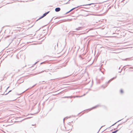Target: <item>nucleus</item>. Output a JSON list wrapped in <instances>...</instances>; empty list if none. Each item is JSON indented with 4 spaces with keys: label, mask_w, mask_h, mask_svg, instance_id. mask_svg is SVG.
Returning <instances> with one entry per match:
<instances>
[{
    "label": "nucleus",
    "mask_w": 133,
    "mask_h": 133,
    "mask_svg": "<svg viewBox=\"0 0 133 133\" xmlns=\"http://www.w3.org/2000/svg\"><path fill=\"white\" fill-rule=\"evenodd\" d=\"M49 11H48L46 13H45L44 14H43V16H42L41 17H40L39 18L38 20L39 19L43 18V17H44V16H46L49 13ZM37 20H38V19Z\"/></svg>",
    "instance_id": "nucleus-1"
},
{
    "label": "nucleus",
    "mask_w": 133,
    "mask_h": 133,
    "mask_svg": "<svg viewBox=\"0 0 133 133\" xmlns=\"http://www.w3.org/2000/svg\"><path fill=\"white\" fill-rule=\"evenodd\" d=\"M61 10V9L59 8H57L55 9V11L56 12H58Z\"/></svg>",
    "instance_id": "nucleus-2"
},
{
    "label": "nucleus",
    "mask_w": 133,
    "mask_h": 133,
    "mask_svg": "<svg viewBox=\"0 0 133 133\" xmlns=\"http://www.w3.org/2000/svg\"><path fill=\"white\" fill-rule=\"evenodd\" d=\"M79 6H78L77 7H76V8H72V9H71L70 11H69V12H67V13H68L71 11H72V10H73L75 9V8H77V7H78Z\"/></svg>",
    "instance_id": "nucleus-3"
},
{
    "label": "nucleus",
    "mask_w": 133,
    "mask_h": 133,
    "mask_svg": "<svg viewBox=\"0 0 133 133\" xmlns=\"http://www.w3.org/2000/svg\"><path fill=\"white\" fill-rule=\"evenodd\" d=\"M79 6H78L77 7H76V8H72V9H71L70 11H69V12H67V13H68L71 11H72V10H73L75 9V8H77V7H78Z\"/></svg>",
    "instance_id": "nucleus-4"
},
{
    "label": "nucleus",
    "mask_w": 133,
    "mask_h": 133,
    "mask_svg": "<svg viewBox=\"0 0 133 133\" xmlns=\"http://www.w3.org/2000/svg\"><path fill=\"white\" fill-rule=\"evenodd\" d=\"M81 28H82L81 27H78L76 29V30H81Z\"/></svg>",
    "instance_id": "nucleus-5"
},
{
    "label": "nucleus",
    "mask_w": 133,
    "mask_h": 133,
    "mask_svg": "<svg viewBox=\"0 0 133 133\" xmlns=\"http://www.w3.org/2000/svg\"><path fill=\"white\" fill-rule=\"evenodd\" d=\"M94 4L93 3H91V4H86V5H83V6H87V5H91V4Z\"/></svg>",
    "instance_id": "nucleus-6"
},
{
    "label": "nucleus",
    "mask_w": 133,
    "mask_h": 133,
    "mask_svg": "<svg viewBox=\"0 0 133 133\" xmlns=\"http://www.w3.org/2000/svg\"><path fill=\"white\" fill-rule=\"evenodd\" d=\"M115 78V77H114L112 79H110V80H109V81L108 82V83H109L110 82V81H112L113 80V79H114V78H115Z\"/></svg>",
    "instance_id": "nucleus-7"
},
{
    "label": "nucleus",
    "mask_w": 133,
    "mask_h": 133,
    "mask_svg": "<svg viewBox=\"0 0 133 133\" xmlns=\"http://www.w3.org/2000/svg\"><path fill=\"white\" fill-rule=\"evenodd\" d=\"M118 130H116V131H115L112 132V133H115L116 132H117L118 131Z\"/></svg>",
    "instance_id": "nucleus-8"
},
{
    "label": "nucleus",
    "mask_w": 133,
    "mask_h": 133,
    "mask_svg": "<svg viewBox=\"0 0 133 133\" xmlns=\"http://www.w3.org/2000/svg\"><path fill=\"white\" fill-rule=\"evenodd\" d=\"M120 92L121 93H123V90L122 89H121L120 91Z\"/></svg>",
    "instance_id": "nucleus-9"
},
{
    "label": "nucleus",
    "mask_w": 133,
    "mask_h": 133,
    "mask_svg": "<svg viewBox=\"0 0 133 133\" xmlns=\"http://www.w3.org/2000/svg\"><path fill=\"white\" fill-rule=\"evenodd\" d=\"M97 106H96L94 107H93V108H92V109L96 108Z\"/></svg>",
    "instance_id": "nucleus-10"
},
{
    "label": "nucleus",
    "mask_w": 133,
    "mask_h": 133,
    "mask_svg": "<svg viewBox=\"0 0 133 133\" xmlns=\"http://www.w3.org/2000/svg\"><path fill=\"white\" fill-rule=\"evenodd\" d=\"M67 118H67V117H65V118H64V119H63V121H64V120H65V119H67Z\"/></svg>",
    "instance_id": "nucleus-11"
},
{
    "label": "nucleus",
    "mask_w": 133,
    "mask_h": 133,
    "mask_svg": "<svg viewBox=\"0 0 133 133\" xmlns=\"http://www.w3.org/2000/svg\"><path fill=\"white\" fill-rule=\"evenodd\" d=\"M83 96H76V97H82Z\"/></svg>",
    "instance_id": "nucleus-12"
},
{
    "label": "nucleus",
    "mask_w": 133,
    "mask_h": 133,
    "mask_svg": "<svg viewBox=\"0 0 133 133\" xmlns=\"http://www.w3.org/2000/svg\"><path fill=\"white\" fill-rule=\"evenodd\" d=\"M43 71H41V72L39 73H39H42L43 72Z\"/></svg>",
    "instance_id": "nucleus-13"
},
{
    "label": "nucleus",
    "mask_w": 133,
    "mask_h": 133,
    "mask_svg": "<svg viewBox=\"0 0 133 133\" xmlns=\"http://www.w3.org/2000/svg\"><path fill=\"white\" fill-rule=\"evenodd\" d=\"M38 62H38H36V63H35L34 65L36 64V63H37Z\"/></svg>",
    "instance_id": "nucleus-14"
},
{
    "label": "nucleus",
    "mask_w": 133,
    "mask_h": 133,
    "mask_svg": "<svg viewBox=\"0 0 133 133\" xmlns=\"http://www.w3.org/2000/svg\"><path fill=\"white\" fill-rule=\"evenodd\" d=\"M11 91V90H10V91H9V92H10Z\"/></svg>",
    "instance_id": "nucleus-15"
},
{
    "label": "nucleus",
    "mask_w": 133,
    "mask_h": 133,
    "mask_svg": "<svg viewBox=\"0 0 133 133\" xmlns=\"http://www.w3.org/2000/svg\"><path fill=\"white\" fill-rule=\"evenodd\" d=\"M116 123H115V124H113L112 126L114 125V124H115Z\"/></svg>",
    "instance_id": "nucleus-16"
},
{
    "label": "nucleus",
    "mask_w": 133,
    "mask_h": 133,
    "mask_svg": "<svg viewBox=\"0 0 133 133\" xmlns=\"http://www.w3.org/2000/svg\"><path fill=\"white\" fill-rule=\"evenodd\" d=\"M9 88V87H8L7 88V89H8Z\"/></svg>",
    "instance_id": "nucleus-17"
},
{
    "label": "nucleus",
    "mask_w": 133,
    "mask_h": 133,
    "mask_svg": "<svg viewBox=\"0 0 133 133\" xmlns=\"http://www.w3.org/2000/svg\"><path fill=\"white\" fill-rule=\"evenodd\" d=\"M121 120H119V121H118V122H119V121H120Z\"/></svg>",
    "instance_id": "nucleus-18"
},
{
    "label": "nucleus",
    "mask_w": 133,
    "mask_h": 133,
    "mask_svg": "<svg viewBox=\"0 0 133 133\" xmlns=\"http://www.w3.org/2000/svg\"><path fill=\"white\" fill-rule=\"evenodd\" d=\"M85 95V94H84V95L83 96H84Z\"/></svg>",
    "instance_id": "nucleus-19"
}]
</instances>
